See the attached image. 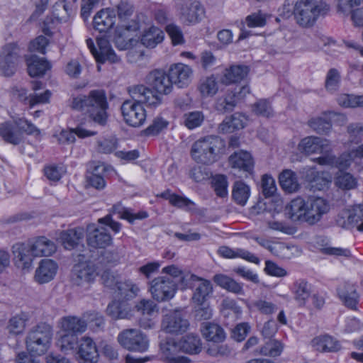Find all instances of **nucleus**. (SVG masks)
<instances>
[{
  "mask_svg": "<svg viewBox=\"0 0 363 363\" xmlns=\"http://www.w3.org/2000/svg\"><path fill=\"white\" fill-rule=\"evenodd\" d=\"M70 107L87 114L94 123L101 125H105L107 122L108 103L104 89L91 90L87 95L73 97Z\"/></svg>",
  "mask_w": 363,
  "mask_h": 363,
  "instance_id": "nucleus-1",
  "label": "nucleus"
},
{
  "mask_svg": "<svg viewBox=\"0 0 363 363\" xmlns=\"http://www.w3.org/2000/svg\"><path fill=\"white\" fill-rule=\"evenodd\" d=\"M225 148V142L216 135H208L195 141L191 149L194 161L203 164H211L218 160Z\"/></svg>",
  "mask_w": 363,
  "mask_h": 363,
  "instance_id": "nucleus-2",
  "label": "nucleus"
},
{
  "mask_svg": "<svg viewBox=\"0 0 363 363\" xmlns=\"http://www.w3.org/2000/svg\"><path fill=\"white\" fill-rule=\"evenodd\" d=\"M329 8L322 0H294L293 14L296 23L302 28L312 27L320 15Z\"/></svg>",
  "mask_w": 363,
  "mask_h": 363,
  "instance_id": "nucleus-3",
  "label": "nucleus"
},
{
  "mask_svg": "<svg viewBox=\"0 0 363 363\" xmlns=\"http://www.w3.org/2000/svg\"><path fill=\"white\" fill-rule=\"evenodd\" d=\"M52 337V327L45 323H40L28 333L26 348L33 355L44 354L50 347Z\"/></svg>",
  "mask_w": 363,
  "mask_h": 363,
  "instance_id": "nucleus-4",
  "label": "nucleus"
},
{
  "mask_svg": "<svg viewBox=\"0 0 363 363\" xmlns=\"http://www.w3.org/2000/svg\"><path fill=\"white\" fill-rule=\"evenodd\" d=\"M13 123L14 125L8 122L0 125V136L6 143L14 145L20 144L23 140V133L40 134L39 129L24 118H16Z\"/></svg>",
  "mask_w": 363,
  "mask_h": 363,
  "instance_id": "nucleus-5",
  "label": "nucleus"
},
{
  "mask_svg": "<svg viewBox=\"0 0 363 363\" xmlns=\"http://www.w3.org/2000/svg\"><path fill=\"white\" fill-rule=\"evenodd\" d=\"M119 344L129 351L144 352L149 347L147 336L138 329H125L118 335Z\"/></svg>",
  "mask_w": 363,
  "mask_h": 363,
  "instance_id": "nucleus-6",
  "label": "nucleus"
},
{
  "mask_svg": "<svg viewBox=\"0 0 363 363\" xmlns=\"http://www.w3.org/2000/svg\"><path fill=\"white\" fill-rule=\"evenodd\" d=\"M177 290L176 282L167 276L157 277L150 282L149 291L152 297L159 302L172 299Z\"/></svg>",
  "mask_w": 363,
  "mask_h": 363,
  "instance_id": "nucleus-7",
  "label": "nucleus"
},
{
  "mask_svg": "<svg viewBox=\"0 0 363 363\" xmlns=\"http://www.w3.org/2000/svg\"><path fill=\"white\" fill-rule=\"evenodd\" d=\"M21 48L16 43L4 45L0 53V72L5 77L12 76L20 61Z\"/></svg>",
  "mask_w": 363,
  "mask_h": 363,
  "instance_id": "nucleus-8",
  "label": "nucleus"
},
{
  "mask_svg": "<svg viewBox=\"0 0 363 363\" xmlns=\"http://www.w3.org/2000/svg\"><path fill=\"white\" fill-rule=\"evenodd\" d=\"M97 276L96 267L91 262H80L74 264L71 272V282L77 286H86Z\"/></svg>",
  "mask_w": 363,
  "mask_h": 363,
  "instance_id": "nucleus-9",
  "label": "nucleus"
},
{
  "mask_svg": "<svg viewBox=\"0 0 363 363\" xmlns=\"http://www.w3.org/2000/svg\"><path fill=\"white\" fill-rule=\"evenodd\" d=\"M86 43L88 48L98 62L104 63L106 61H108L111 63H116L119 62L120 58L111 48L106 38L101 37L97 38L98 49L95 47L92 39L88 38Z\"/></svg>",
  "mask_w": 363,
  "mask_h": 363,
  "instance_id": "nucleus-10",
  "label": "nucleus"
},
{
  "mask_svg": "<svg viewBox=\"0 0 363 363\" xmlns=\"http://www.w3.org/2000/svg\"><path fill=\"white\" fill-rule=\"evenodd\" d=\"M181 19L186 24L198 23L203 15V9L195 0H174Z\"/></svg>",
  "mask_w": 363,
  "mask_h": 363,
  "instance_id": "nucleus-11",
  "label": "nucleus"
},
{
  "mask_svg": "<svg viewBox=\"0 0 363 363\" xmlns=\"http://www.w3.org/2000/svg\"><path fill=\"white\" fill-rule=\"evenodd\" d=\"M121 113L126 124L140 127L146 120V111L143 106L133 101L125 100L121 106Z\"/></svg>",
  "mask_w": 363,
  "mask_h": 363,
  "instance_id": "nucleus-12",
  "label": "nucleus"
},
{
  "mask_svg": "<svg viewBox=\"0 0 363 363\" xmlns=\"http://www.w3.org/2000/svg\"><path fill=\"white\" fill-rule=\"evenodd\" d=\"M189 328V322L180 311L175 310L165 314L162 320L161 329L169 334L179 335Z\"/></svg>",
  "mask_w": 363,
  "mask_h": 363,
  "instance_id": "nucleus-13",
  "label": "nucleus"
},
{
  "mask_svg": "<svg viewBox=\"0 0 363 363\" xmlns=\"http://www.w3.org/2000/svg\"><path fill=\"white\" fill-rule=\"evenodd\" d=\"M145 83L159 94H169L172 86L168 73L162 69H156L150 72L145 77Z\"/></svg>",
  "mask_w": 363,
  "mask_h": 363,
  "instance_id": "nucleus-14",
  "label": "nucleus"
},
{
  "mask_svg": "<svg viewBox=\"0 0 363 363\" xmlns=\"http://www.w3.org/2000/svg\"><path fill=\"white\" fill-rule=\"evenodd\" d=\"M13 262L17 268L28 272L33 267V259L35 257L32 255L28 243L17 242L12 246Z\"/></svg>",
  "mask_w": 363,
  "mask_h": 363,
  "instance_id": "nucleus-15",
  "label": "nucleus"
},
{
  "mask_svg": "<svg viewBox=\"0 0 363 363\" xmlns=\"http://www.w3.org/2000/svg\"><path fill=\"white\" fill-rule=\"evenodd\" d=\"M167 73L172 86L184 88L191 83L193 70L186 65L176 63L169 67Z\"/></svg>",
  "mask_w": 363,
  "mask_h": 363,
  "instance_id": "nucleus-16",
  "label": "nucleus"
},
{
  "mask_svg": "<svg viewBox=\"0 0 363 363\" xmlns=\"http://www.w3.org/2000/svg\"><path fill=\"white\" fill-rule=\"evenodd\" d=\"M128 92L132 98L130 101H135L142 105L146 104L150 106H156L161 104V97L154 91L143 85H135L128 89Z\"/></svg>",
  "mask_w": 363,
  "mask_h": 363,
  "instance_id": "nucleus-17",
  "label": "nucleus"
},
{
  "mask_svg": "<svg viewBox=\"0 0 363 363\" xmlns=\"http://www.w3.org/2000/svg\"><path fill=\"white\" fill-rule=\"evenodd\" d=\"M328 211L329 206L325 199L320 197L310 198L306 201L305 221L309 224H315Z\"/></svg>",
  "mask_w": 363,
  "mask_h": 363,
  "instance_id": "nucleus-18",
  "label": "nucleus"
},
{
  "mask_svg": "<svg viewBox=\"0 0 363 363\" xmlns=\"http://www.w3.org/2000/svg\"><path fill=\"white\" fill-rule=\"evenodd\" d=\"M231 168L245 174V177L253 173L255 162L251 154L247 151L235 152L228 158Z\"/></svg>",
  "mask_w": 363,
  "mask_h": 363,
  "instance_id": "nucleus-19",
  "label": "nucleus"
},
{
  "mask_svg": "<svg viewBox=\"0 0 363 363\" xmlns=\"http://www.w3.org/2000/svg\"><path fill=\"white\" fill-rule=\"evenodd\" d=\"M298 149L306 155L320 153L324 155L330 149L329 141L318 137L308 136L300 141Z\"/></svg>",
  "mask_w": 363,
  "mask_h": 363,
  "instance_id": "nucleus-20",
  "label": "nucleus"
},
{
  "mask_svg": "<svg viewBox=\"0 0 363 363\" xmlns=\"http://www.w3.org/2000/svg\"><path fill=\"white\" fill-rule=\"evenodd\" d=\"M77 349L80 363H97L99 355L96 343L91 337H82Z\"/></svg>",
  "mask_w": 363,
  "mask_h": 363,
  "instance_id": "nucleus-21",
  "label": "nucleus"
},
{
  "mask_svg": "<svg viewBox=\"0 0 363 363\" xmlns=\"http://www.w3.org/2000/svg\"><path fill=\"white\" fill-rule=\"evenodd\" d=\"M32 255L35 257H49L56 252L57 247L53 241L45 236H38L27 241Z\"/></svg>",
  "mask_w": 363,
  "mask_h": 363,
  "instance_id": "nucleus-22",
  "label": "nucleus"
},
{
  "mask_svg": "<svg viewBox=\"0 0 363 363\" xmlns=\"http://www.w3.org/2000/svg\"><path fill=\"white\" fill-rule=\"evenodd\" d=\"M57 264L52 259H42L35 272L34 279L39 284H45L53 279Z\"/></svg>",
  "mask_w": 363,
  "mask_h": 363,
  "instance_id": "nucleus-23",
  "label": "nucleus"
},
{
  "mask_svg": "<svg viewBox=\"0 0 363 363\" xmlns=\"http://www.w3.org/2000/svg\"><path fill=\"white\" fill-rule=\"evenodd\" d=\"M337 294L343 304L351 309H356L359 302V295L357 291L356 285L345 282L337 289Z\"/></svg>",
  "mask_w": 363,
  "mask_h": 363,
  "instance_id": "nucleus-24",
  "label": "nucleus"
},
{
  "mask_svg": "<svg viewBox=\"0 0 363 363\" xmlns=\"http://www.w3.org/2000/svg\"><path fill=\"white\" fill-rule=\"evenodd\" d=\"M87 244L93 248H105L111 245L112 238L104 227L95 228L87 235Z\"/></svg>",
  "mask_w": 363,
  "mask_h": 363,
  "instance_id": "nucleus-25",
  "label": "nucleus"
},
{
  "mask_svg": "<svg viewBox=\"0 0 363 363\" xmlns=\"http://www.w3.org/2000/svg\"><path fill=\"white\" fill-rule=\"evenodd\" d=\"M60 324L62 333L78 335L83 333L86 330V320L84 318V313L81 318L74 315L62 317L60 319Z\"/></svg>",
  "mask_w": 363,
  "mask_h": 363,
  "instance_id": "nucleus-26",
  "label": "nucleus"
},
{
  "mask_svg": "<svg viewBox=\"0 0 363 363\" xmlns=\"http://www.w3.org/2000/svg\"><path fill=\"white\" fill-rule=\"evenodd\" d=\"M116 14L109 9L98 11L94 17L93 25L95 30L100 33L108 32L115 24Z\"/></svg>",
  "mask_w": 363,
  "mask_h": 363,
  "instance_id": "nucleus-27",
  "label": "nucleus"
},
{
  "mask_svg": "<svg viewBox=\"0 0 363 363\" xmlns=\"http://www.w3.org/2000/svg\"><path fill=\"white\" fill-rule=\"evenodd\" d=\"M250 68L244 65H233L225 69L221 77V82L225 85L238 83L248 75Z\"/></svg>",
  "mask_w": 363,
  "mask_h": 363,
  "instance_id": "nucleus-28",
  "label": "nucleus"
},
{
  "mask_svg": "<svg viewBox=\"0 0 363 363\" xmlns=\"http://www.w3.org/2000/svg\"><path fill=\"white\" fill-rule=\"evenodd\" d=\"M312 346L321 352H337L342 348L340 341L328 335L315 337L312 340Z\"/></svg>",
  "mask_w": 363,
  "mask_h": 363,
  "instance_id": "nucleus-29",
  "label": "nucleus"
},
{
  "mask_svg": "<svg viewBox=\"0 0 363 363\" xmlns=\"http://www.w3.org/2000/svg\"><path fill=\"white\" fill-rule=\"evenodd\" d=\"M107 313L113 319H130L133 316L130 305L123 301H113L108 305Z\"/></svg>",
  "mask_w": 363,
  "mask_h": 363,
  "instance_id": "nucleus-30",
  "label": "nucleus"
},
{
  "mask_svg": "<svg viewBox=\"0 0 363 363\" xmlns=\"http://www.w3.org/2000/svg\"><path fill=\"white\" fill-rule=\"evenodd\" d=\"M84 234L82 228H76L62 231L59 240L65 249L74 248L83 238Z\"/></svg>",
  "mask_w": 363,
  "mask_h": 363,
  "instance_id": "nucleus-31",
  "label": "nucleus"
},
{
  "mask_svg": "<svg viewBox=\"0 0 363 363\" xmlns=\"http://www.w3.org/2000/svg\"><path fill=\"white\" fill-rule=\"evenodd\" d=\"M26 60L28 66V72L32 77L44 75L46 71L51 67L49 62L35 55L30 56Z\"/></svg>",
  "mask_w": 363,
  "mask_h": 363,
  "instance_id": "nucleus-32",
  "label": "nucleus"
},
{
  "mask_svg": "<svg viewBox=\"0 0 363 363\" xmlns=\"http://www.w3.org/2000/svg\"><path fill=\"white\" fill-rule=\"evenodd\" d=\"M306 201L298 197L293 199L285 208L287 217L293 221L304 220Z\"/></svg>",
  "mask_w": 363,
  "mask_h": 363,
  "instance_id": "nucleus-33",
  "label": "nucleus"
},
{
  "mask_svg": "<svg viewBox=\"0 0 363 363\" xmlns=\"http://www.w3.org/2000/svg\"><path fill=\"white\" fill-rule=\"evenodd\" d=\"M315 160L319 164L335 167H337L339 170H342L343 169L348 167L351 163V160L348 155H342L339 157H336L331 154L330 150H328L327 154L316 158Z\"/></svg>",
  "mask_w": 363,
  "mask_h": 363,
  "instance_id": "nucleus-34",
  "label": "nucleus"
},
{
  "mask_svg": "<svg viewBox=\"0 0 363 363\" xmlns=\"http://www.w3.org/2000/svg\"><path fill=\"white\" fill-rule=\"evenodd\" d=\"M181 351L190 354H199L201 351V341L199 335L189 333L179 341Z\"/></svg>",
  "mask_w": 363,
  "mask_h": 363,
  "instance_id": "nucleus-35",
  "label": "nucleus"
},
{
  "mask_svg": "<svg viewBox=\"0 0 363 363\" xmlns=\"http://www.w3.org/2000/svg\"><path fill=\"white\" fill-rule=\"evenodd\" d=\"M28 319V315L26 313L21 312L16 314L9 319L6 329L8 333L12 335L22 334L26 329Z\"/></svg>",
  "mask_w": 363,
  "mask_h": 363,
  "instance_id": "nucleus-36",
  "label": "nucleus"
},
{
  "mask_svg": "<svg viewBox=\"0 0 363 363\" xmlns=\"http://www.w3.org/2000/svg\"><path fill=\"white\" fill-rule=\"evenodd\" d=\"M218 252L221 257L225 258L241 257L255 264L259 262V259L257 257L243 249H231L227 246H222L219 247Z\"/></svg>",
  "mask_w": 363,
  "mask_h": 363,
  "instance_id": "nucleus-37",
  "label": "nucleus"
},
{
  "mask_svg": "<svg viewBox=\"0 0 363 363\" xmlns=\"http://www.w3.org/2000/svg\"><path fill=\"white\" fill-rule=\"evenodd\" d=\"M197 89L202 98L214 96L218 91V82L213 75L203 77L200 79Z\"/></svg>",
  "mask_w": 363,
  "mask_h": 363,
  "instance_id": "nucleus-38",
  "label": "nucleus"
},
{
  "mask_svg": "<svg viewBox=\"0 0 363 363\" xmlns=\"http://www.w3.org/2000/svg\"><path fill=\"white\" fill-rule=\"evenodd\" d=\"M237 95L228 90L223 96L218 97L215 103V108L220 113L232 112L238 104Z\"/></svg>",
  "mask_w": 363,
  "mask_h": 363,
  "instance_id": "nucleus-39",
  "label": "nucleus"
},
{
  "mask_svg": "<svg viewBox=\"0 0 363 363\" xmlns=\"http://www.w3.org/2000/svg\"><path fill=\"white\" fill-rule=\"evenodd\" d=\"M201 332L204 338L208 341L220 342L225 339V333L223 329L216 323H203Z\"/></svg>",
  "mask_w": 363,
  "mask_h": 363,
  "instance_id": "nucleus-40",
  "label": "nucleus"
},
{
  "mask_svg": "<svg viewBox=\"0 0 363 363\" xmlns=\"http://www.w3.org/2000/svg\"><path fill=\"white\" fill-rule=\"evenodd\" d=\"M163 31L155 26H151L144 32L140 41L146 48H153L160 43L163 40Z\"/></svg>",
  "mask_w": 363,
  "mask_h": 363,
  "instance_id": "nucleus-41",
  "label": "nucleus"
},
{
  "mask_svg": "<svg viewBox=\"0 0 363 363\" xmlns=\"http://www.w3.org/2000/svg\"><path fill=\"white\" fill-rule=\"evenodd\" d=\"M179 342L172 338H167L164 342L160 343L162 357L166 363H169L174 358L177 357V353L181 351Z\"/></svg>",
  "mask_w": 363,
  "mask_h": 363,
  "instance_id": "nucleus-42",
  "label": "nucleus"
},
{
  "mask_svg": "<svg viewBox=\"0 0 363 363\" xmlns=\"http://www.w3.org/2000/svg\"><path fill=\"white\" fill-rule=\"evenodd\" d=\"M250 196L248 185L241 181L234 183L232 191V199L238 205L245 206Z\"/></svg>",
  "mask_w": 363,
  "mask_h": 363,
  "instance_id": "nucleus-43",
  "label": "nucleus"
},
{
  "mask_svg": "<svg viewBox=\"0 0 363 363\" xmlns=\"http://www.w3.org/2000/svg\"><path fill=\"white\" fill-rule=\"evenodd\" d=\"M139 291V287L132 281L122 279L115 291L118 296L125 300L135 298Z\"/></svg>",
  "mask_w": 363,
  "mask_h": 363,
  "instance_id": "nucleus-44",
  "label": "nucleus"
},
{
  "mask_svg": "<svg viewBox=\"0 0 363 363\" xmlns=\"http://www.w3.org/2000/svg\"><path fill=\"white\" fill-rule=\"evenodd\" d=\"M214 282L225 290L236 294H243L242 286L233 279L221 274H216L213 277Z\"/></svg>",
  "mask_w": 363,
  "mask_h": 363,
  "instance_id": "nucleus-45",
  "label": "nucleus"
},
{
  "mask_svg": "<svg viewBox=\"0 0 363 363\" xmlns=\"http://www.w3.org/2000/svg\"><path fill=\"white\" fill-rule=\"evenodd\" d=\"M279 180L282 189L289 193L297 191L299 187L296 174L290 169L283 171L279 175Z\"/></svg>",
  "mask_w": 363,
  "mask_h": 363,
  "instance_id": "nucleus-46",
  "label": "nucleus"
},
{
  "mask_svg": "<svg viewBox=\"0 0 363 363\" xmlns=\"http://www.w3.org/2000/svg\"><path fill=\"white\" fill-rule=\"evenodd\" d=\"M198 285L195 286L192 300L195 303H203L206 302L210 294L213 291L211 283L208 280L201 279Z\"/></svg>",
  "mask_w": 363,
  "mask_h": 363,
  "instance_id": "nucleus-47",
  "label": "nucleus"
},
{
  "mask_svg": "<svg viewBox=\"0 0 363 363\" xmlns=\"http://www.w3.org/2000/svg\"><path fill=\"white\" fill-rule=\"evenodd\" d=\"M75 135L84 138L95 135V132L89 131L80 127L72 130H62L58 136V141L60 143H72L75 140Z\"/></svg>",
  "mask_w": 363,
  "mask_h": 363,
  "instance_id": "nucleus-48",
  "label": "nucleus"
},
{
  "mask_svg": "<svg viewBox=\"0 0 363 363\" xmlns=\"http://www.w3.org/2000/svg\"><path fill=\"white\" fill-rule=\"evenodd\" d=\"M336 186L342 190H351L357 186L356 179L349 172L339 170L334 179Z\"/></svg>",
  "mask_w": 363,
  "mask_h": 363,
  "instance_id": "nucleus-49",
  "label": "nucleus"
},
{
  "mask_svg": "<svg viewBox=\"0 0 363 363\" xmlns=\"http://www.w3.org/2000/svg\"><path fill=\"white\" fill-rule=\"evenodd\" d=\"M308 125L318 134H328L332 128L330 118L326 114L311 118Z\"/></svg>",
  "mask_w": 363,
  "mask_h": 363,
  "instance_id": "nucleus-50",
  "label": "nucleus"
},
{
  "mask_svg": "<svg viewBox=\"0 0 363 363\" xmlns=\"http://www.w3.org/2000/svg\"><path fill=\"white\" fill-rule=\"evenodd\" d=\"M57 344L61 351L67 352L76 350L79 344V340L75 333H63L62 335H60Z\"/></svg>",
  "mask_w": 363,
  "mask_h": 363,
  "instance_id": "nucleus-51",
  "label": "nucleus"
},
{
  "mask_svg": "<svg viewBox=\"0 0 363 363\" xmlns=\"http://www.w3.org/2000/svg\"><path fill=\"white\" fill-rule=\"evenodd\" d=\"M106 169V167L104 164L96 166L91 175L87 177L89 184L96 189H104L106 182L102 174L105 172Z\"/></svg>",
  "mask_w": 363,
  "mask_h": 363,
  "instance_id": "nucleus-52",
  "label": "nucleus"
},
{
  "mask_svg": "<svg viewBox=\"0 0 363 363\" xmlns=\"http://www.w3.org/2000/svg\"><path fill=\"white\" fill-rule=\"evenodd\" d=\"M145 20V16L143 13H136L128 20L121 21L118 28L128 32L136 31L141 28Z\"/></svg>",
  "mask_w": 363,
  "mask_h": 363,
  "instance_id": "nucleus-53",
  "label": "nucleus"
},
{
  "mask_svg": "<svg viewBox=\"0 0 363 363\" xmlns=\"http://www.w3.org/2000/svg\"><path fill=\"white\" fill-rule=\"evenodd\" d=\"M341 82L340 72L335 68L328 70L325 77V87L329 92L333 93L338 90Z\"/></svg>",
  "mask_w": 363,
  "mask_h": 363,
  "instance_id": "nucleus-54",
  "label": "nucleus"
},
{
  "mask_svg": "<svg viewBox=\"0 0 363 363\" xmlns=\"http://www.w3.org/2000/svg\"><path fill=\"white\" fill-rule=\"evenodd\" d=\"M284 349V345L279 341L273 342H267L265 345L262 347L259 350L255 351V354H262L270 357H278L281 354Z\"/></svg>",
  "mask_w": 363,
  "mask_h": 363,
  "instance_id": "nucleus-55",
  "label": "nucleus"
},
{
  "mask_svg": "<svg viewBox=\"0 0 363 363\" xmlns=\"http://www.w3.org/2000/svg\"><path fill=\"white\" fill-rule=\"evenodd\" d=\"M295 299L300 305H303L308 298L311 291L308 283L304 280H298L294 283Z\"/></svg>",
  "mask_w": 363,
  "mask_h": 363,
  "instance_id": "nucleus-56",
  "label": "nucleus"
},
{
  "mask_svg": "<svg viewBox=\"0 0 363 363\" xmlns=\"http://www.w3.org/2000/svg\"><path fill=\"white\" fill-rule=\"evenodd\" d=\"M125 30L118 28L115 36L116 46L121 50H128L138 43L137 40L130 36H125Z\"/></svg>",
  "mask_w": 363,
  "mask_h": 363,
  "instance_id": "nucleus-57",
  "label": "nucleus"
},
{
  "mask_svg": "<svg viewBox=\"0 0 363 363\" xmlns=\"http://www.w3.org/2000/svg\"><path fill=\"white\" fill-rule=\"evenodd\" d=\"M184 118L185 126L192 130L201 125L204 121V115L202 111H195L185 113Z\"/></svg>",
  "mask_w": 363,
  "mask_h": 363,
  "instance_id": "nucleus-58",
  "label": "nucleus"
},
{
  "mask_svg": "<svg viewBox=\"0 0 363 363\" xmlns=\"http://www.w3.org/2000/svg\"><path fill=\"white\" fill-rule=\"evenodd\" d=\"M348 140L350 143L358 144L363 140V123H350L347 127Z\"/></svg>",
  "mask_w": 363,
  "mask_h": 363,
  "instance_id": "nucleus-59",
  "label": "nucleus"
},
{
  "mask_svg": "<svg viewBox=\"0 0 363 363\" xmlns=\"http://www.w3.org/2000/svg\"><path fill=\"white\" fill-rule=\"evenodd\" d=\"M84 318L91 330L98 331L104 327V319L103 316L96 312H87L84 313Z\"/></svg>",
  "mask_w": 363,
  "mask_h": 363,
  "instance_id": "nucleus-60",
  "label": "nucleus"
},
{
  "mask_svg": "<svg viewBox=\"0 0 363 363\" xmlns=\"http://www.w3.org/2000/svg\"><path fill=\"white\" fill-rule=\"evenodd\" d=\"M213 187L218 196L225 197L228 194L227 177L223 174L216 175L213 178Z\"/></svg>",
  "mask_w": 363,
  "mask_h": 363,
  "instance_id": "nucleus-61",
  "label": "nucleus"
},
{
  "mask_svg": "<svg viewBox=\"0 0 363 363\" xmlns=\"http://www.w3.org/2000/svg\"><path fill=\"white\" fill-rule=\"evenodd\" d=\"M135 309L143 315H152L158 311L157 304L150 299H141L135 304Z\"/></svg>",
  "mask_w": 363,
  "mask_h": 363,
  "instance_id": "nucleus-62",
  "label": "nucleus"
},
{
  "mask_svg": "<svg viewBox=\"0 0 363 363\" xmlns=\"http://www.w3.org/2000/svg\"><path fill=\"white\" fill-rule=\"evenodd\" d=\"M117 147V140L114 137L103 138L97 141V151L101 153L109 154Z\"/></svg>",
  "mask_w": 363,
  "mask_h": 363,
  "instance_id": "nucleus-63",
  "label": "nucleus"
},
{
  "mask_svg": "<svg viewBox=\"0 0 363 363\" xmlns=\"http://www.w3.org/2000/svg\"><path fill=\"white\" fill-rule=\"evenodd\" d=\"M101 280L106 287L116 291L121 281V277L113 272L106 270L101 275Z\"/></svg>",
  "mask_w": 363,
  "mask_h": 363,
  "instance_id": "nucleus-64",
  "label": "nucleus"
}]
</instances>
